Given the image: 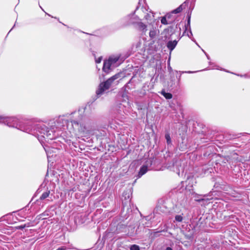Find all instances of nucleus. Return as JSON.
Listing matches in <instances>:
<instances>
[{
	"mask_svg": "<svg viewBox=\"0 0 250 250\" xmlns=\"http://www.w3.org/2000/svg\"><path fill=\"white\" fill-rule=\"evenodd\" d=\"M0 123L4 124L9 127H16L21 130L33 134L32 127L29 126H23L18 124V119L14 117H5L0 116Z\"/></svg>",
	"mask_w": 250,
	"mask_h": 250,
	"instance_id": "nucleus-1",
	"label": "nucleus"
},
{
	"mask_svg": "<svg viewBox=\"0 0 250 250\" xmlns=\"http://www.w3.org/2000/svg\"><path fill=\"white\" fill-rule=\"evenodd\" d=\"M118 55L110 56L106 60H104L103 67V71L108 74L115 68L118 67L122 63Z\"/></svg>",
	"mask_w": 250,
	"mask_h": 250,
	"instance_id": "nucleus-2",
	"label": "nucleus"
},
{
	"mask_svg": "<svg viewBox=\"0 0 250 250\" xmlns=\"http://www.w3.org/2000/svg\"><path fill=\"white\" fill-rule=\"evenodd\" d=\"M71 124L74 129H78V132L82 134V136L87 137L91 134V127L86 125L84 123H79L77 121H73L71 122Z\"/></svg>",
	"mask_w": 250,
	"mask_h": 250,
	"instance_id": "nucleus-3",
	"label": "nucleus"
},
{
	"mask_svg": "<svg viewBox=\"0 0 250 250\" xmlns=\"http://www.w3.org/2000/svg\"><path fill=\"white\" fill-rule=\"evenodd\" d=\"M120 74L119 73L116 74L112 77L109 78L107 81L105 82L101 83L98 89L96 90V94L98 96H100L101 95L103 92L107 90L110 87L113 82L119 78Z\"/></svg>",
	"mask_w": 250,
	"mask_h": 250,
	"instance_id": "nucleus-4",
	"label": "nucleus"
},
{
	"mask_svg": "<svg viewBox=\"0 0 250 250\" xmlns=\"http://www.w3.org/2000/svg\"><path fill=\"white\" fill-rule=\"evenodd\" d=\"M37 128L40 133L37 134L38 138H39V136L40 135L41 137L48 140H52L55 138V136L54 131L52 129H49L45 125H41L40 126H38Z\"/></svg>",
	"mask_w": 250,
	"mask_h": 250,
	"instance_id": "nucleus-5",
	"label": "nucleus"
},
{
	"mask_svg": "<svg viewBox=\"0 0 250 250\" xmlns=\"http://www.w3.org/2000/svg\"><path fill=\"white\" fill-rule=\"evenodd\" d=\"M132 24L135 25V28L143 34H145L147 31V25L141 21L132 22Z\"/></svg>",
	"mask_w": 250,
	"mask_h": 250,
	"instance_id": "nucleus-6",
	"label": "nucleus"
},
{
	"mask_svg": "<svg viewBox=\"0 0 250 250\" xmlns=\"http://www.w3.org/2000/svg\"><path fill=\"white\" fill-rule=\"evenodd\" d=\"M160 34V31L156 27L152 26L149 29V36L151 40L155 39Z\"/></svg>",
	"mask_w": 250,
	"mask_h": 250,
	"instance_id": "nucleus-7",
	"label": "nucleus"
},
{
	"mask_svg": "<svg viewBox=\"0 0 250 250\" xmlns=\"http://www.w3.org/2000/svg\"><path fill=\"white\" fill-rule=\"evenodd\" d=\"M151 165V161L147 162L146 164L143 165L140 168V171L138 173V177L140 178L142 176L145 174L148 171V166Z\"/></svg>",
	"mask_w": 250,
	"mask_h": 250,
	"instance_id": "nucleus-8",
	"label": "nucleus"
},
{
	"mask_svg": "<svg viewBox=\"0 0 250 250\" xmlns=\"http://www.w3.org/2000/svg\"><path fill=\"white\" fill-rule=\"evenodd\" d=\"M67 124V121L65 120L63 116L59 117L55 123L56 128H61Z\"/></svg>",
	"mask_w": 250,
	"mask_h": 250,
	"instance_id": "nucleus-9",
	"label": "nucleus"
},
{
	"mask_svg": "<svg viewBox=\"0 0 250 250\" xmlns=\"http://www.w3.org/2000/svg\"><path fill=\"white\" fill-rule=\"evenodd\" d=\"M177 44V42L176 40L173 41H169L167 43V47L168 49L172 51L174 49Z\"/></svg>",
	"mask_w": 250,
	"mask_h": 250,
	"instance_id": "nucleus-10",
	"label": "nucleus"
},
{
	"mask_svg": "<svg viewBox=\"0 0 250 250\" xmlns=\"http://www.w3.org/2000/svg\"><path fill=\"white\" fill-rule=\"evenodd\" d=\"M145 19L149 22V21L154 20V16L152 13H147L145 15Z\"/></svg>",
	"mask_w": 250,
	"mask_h": 250,
	"instance_id": "nucleus-11",
	"label": "nucleus"
},
{
	"mask_svg": "<svg viewBox=\"0 0 250 250\" xmlns=\"http://www.w3.org/2000/svg\"><path fill=\"white\" fill-rule=\"evenodd\" d=\"M186 30H188L189 28V31L187 32V35L188 37L191 38V36H192V32L190 30V19H189L187 25H185Z\"/></svg>",
	"mask_w": 250,
	"mask_h": 250,
	"instance_id": "nucleus-12",
	"label": "nucleus"
},
{
	"mask_svg": "<svg viewBox=\"0 0 250 250\" xmlns=\"http://www.w3.org/2000/svg\"><path fill=\"white\" fill-rule=\"evenodd\" d=\"M50 193V190H46V191L42 193V195L41 196L40 199L41 200H43L47 198Z\"/></svg>",
	"mask_w": 250,
	"mask_h": 250,
	"instance_id": "nucleus-13",
	"label": "nucleus"
},
{
	"mask_svg": "<svg viewBox=\"0 0 250 250\" xmlns=\"http://www.w3.org/2000/svg\"><path fill=\"white\" fill-rule=\"evenodd\" d=\"M161 94L162 95H163L165 97V98L167 99H170L172 97V95L171 93H167V92H165V90H162L161 92Z\"/></svg>",
	"mask_w": 250,
	"mask_h": 250,
	"instance_id": "nucleus-14",
	"label": "nucleus"
},
{
	"mask_svg": "<svg viewBox=\"0 0 250 250\" xmlns=\"http://www.w3.org/2000/svg\"><path fill=\"white\" fill-rule=\"evenodd\" d=\"M182 6V5H180V6H179L176 9L172 11V13H174V14H177V13H179L181 12L182 11V9H183Z\"/></svg>",
	"mask_w": 250,
	"mask_h": 250,
	"instance_id": "nucleus-15",
	"label": "nucleus"
},
{
	"mask_svg": "<svg viewBox=\"0 0 250 250\" xmlns=\"http://www.w3.org/2000/svg\"><path fill=\"white\" fill-rule=\"evenodd\" d=\"M130 250H140V247L137 245H132L130 247Z\"/></svg>",
	"mask_w": 250,
	"mask_h": 250,
	"instance_id": "nucleus-16",
	"label": "nucleus"
},
{
	"mask_svg": "<svg viewBox=\"0 0 250 250\" xmlns=\"http://www.w3.org/2000/svg\"><path fill=\"white\" fill-rule=\"evenodd\" d=\"M175 219L176 221L181 222L183 220V217L180 215H178L175 216Z\"/></svg>",
	"mask_w": 250,
	"mask_h": 250,
	"instance_id": "nucleus-17",
	"label": "nucleus"
},
{
	"mask_svg": "<svg viewBox=\"0 0 250 250\" xmlns=\"http://www.w3.org/2000/svg\"><path fill=\"white\" fill-rule=\"evenodd\" d=\"M161 23L163 24H168L169 23L167 21V19H166V17H162V19H161Z\"/></svg>",
	"mask_w": 250,
	"mask_h": 250,
	"instance_id": "nucleus-18",
	"label": "nucleus"
},
{
	"mask_svg": "<svg viewBox=\"0 0 250 250\" xmlns=\"http://www.w3.org/2000/svg\"><path fill=\"white\" fill-rule=\"evenodd\" d=\"M165 138L167 140V143L168 144L170 143L171 142L170 135L168 134H167L165 135Z\"/></svg>",
	"mask_w": 250,
	"mask_h": 250,
	"instance_id": "nucleus-19",
	"label": "nucleus"
},
{
	"mask_svg": "<svg viewBox=\"0 0 250 250\" xmlns=\"http://www.w3.org/2000/svg\"><path fill=\"white\" fill-rule=\"evenodd\" d=\"M119 109H116L117 113L119 114L122 115L123 114L122 112L121 111V110L120 109V108H122V109L123 108V107L121 104L120 105V106H119Z\"/></svg>",
	"mask_w": 250,
	"mask_h": 250,
	"instance_id": "nucleus-20",
	"label": "nucleus"
},
{
	"mask_svg": "<svg viewBox=\"0 0 250 250\" xmlns=\"http://www.w3.org/2000/svg\"><path fill=\"white\" fill-rule=\"evenodd\" d=\"M102 57H100L98 58V59H95V62L97 63H100L102 61Z\"/></svg>",
	"mask_w": 250,
	"mask_h": 250,
	"instance_id": "nucleus-21",
	"label": "nucleus"
},
{
	"mask_svg": "<svg viewBox=\"0 0 250 250\" xmlns=\"http://www.w3.org/2000/svg\"><path fill=\"white\" fill-rule=\"evenodd\" d=\"M56 250H66V248L64 246H62L60 248H59Z\"/></svg>",
	"mask_w": 250,
	"mask_h": 250,
	"instance_id": "nucleus-22",
	"label": "nucleus"
},
{
	"mask_svg": "<svg viewBox=\"0 0 250 250\" xmlns=\"http://www.w3.org/2000/svg\"><path fill=\"white\" fill-rule=\"evenodd\" d=\"M44 149H45V151L46 152L47 155L48 156L49 153V149H47V148H44Z\"/></svg>",
	"mask_w": 250,
	"mask_h": 250,
	"instance_id": "nucleus-23",
	"label": "nucleus"
},
{
	"mask_svg": "<svg viewBox=\"0 0 250 250\" xmlns=\"http://www.w3.org/2000/svg\"><path fill=\"white\" fill-rule=\"evenodd\" d=\"M25 227V225H23V226H21L19 227V228L20 229H23V228H24Z\"/></svg>",
	"mask_w": 250,
	"mask_h": 250,
	"instance_id": "nucleus-24",
	"label": "nucleus"
},
{
	"mask_svg": "<svg viewBox=\"0 0 250 250\" xmlns=\"http://www.w3.org/2000/svg\"><path fill=\"white\" fill-rule=\"evenodd\" d=\"M166 250H172V249L170 247H167Z\"/></svg>",
	"mask_w": 250,
	"mask_h": 250,
	"instance_id": "nucleus-25",
	"label": "nucleus"
},
{
	"mask_svg": "<svg viewBox=\"0 0 250 250\" xmlns=\"http://www.w3.org/2000/svg\"><path fill=\"white\" fill-rule=\"evenodd\" d=\"M197 200V201L200 202V201H203V200H204V199H199V200Z\"/></svg>",
	"mask_w": 250,
	"mask_h": 250,
	"instance_id": "nucleus-26",
	"label": "nucleus"
},
{
	"mask_svg": "<svg viewBox=\"0 0 250 250\" xmlns=\"http://www.w3.org/2000/svg\"><path fill=\"white\" fill-rule=\"evenodd\" d=\"M206 56L207 57L208 59L209 60V57H208V56L207 54H206Z\"/></svg>",
	"mask_w": 250,
	"mask_h": 250,
	"instance_id": "nucleus-27",
	"label": "nucleus"
},
{
	"mask_svg": "<svg viewBox=\"0 0 250 250\" xmlns=\"http://www.w3.org/2000/svg\"><path fill=\"white\" fill-rule=\"evenodd\" d=\"M38 139H39V140L40 141H41V142H42V140H41V139L39 138Z\"/></svg>",
	"mask_w": 250,
	"mask_h": 250,
	"instance_id": "nucleus-28",
	"label": "nucleus"
},
{
	"mask_svg": "<svg viewBox=\"0 0 250 250\" xmlns=\"http://www.w3.org/2000/svg\"><path fill=\"white\" fill-rule=\"evenodd\" d=\"M129 17H130V16H128V17L127 18H129Z\"/></svg>",
	"mask_w": 250,
	"mask_h": 250,
	"instance_id": "nucleus-29",
	"label": "nucleus"
}]
</instances>
